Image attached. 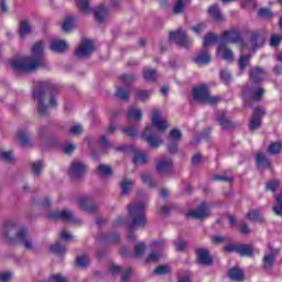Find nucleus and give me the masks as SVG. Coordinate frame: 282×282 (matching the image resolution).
I'll return each instance as SVG.
<instances>
[{
    "label": "nucleus",
    "mask_w": 282,
    "mask_h": 282,
    "mask_svg": "<svg viewBox=\"0 0 282 282\" xmlns=\"http://www.w3.org/2000/svg\"><path fill=\"white\" fill-rule=\"evenodd\" d=\"M58 88L50 82H39L33 88V96L37 102V115L40 118H50V109L56 107Z\"/></svg>",
    "instance_id": "f257e3e1"
},
{
    "label": "nucleus",
    "mask_w": 282,
    "mask_h": 282,
    "mask_svg": "<svg viewBox=\"0 0 282 282\" xmlns=\"http://www.w3.org/2000/svg\"><path fill=\"white\" fill-rule=\"evenodd\" d=\"M43 50H45V44L43 42H37L32 47V56H24L14 58L11 61V67L15 72H24L25 74H32L36 72L39 67H43Z\"/></svg>",
    "instance_id": "f03ea898"
},
{
    "label": "nucleus",
    "mask_w": 282,
    "mask_h": 282,
    "mask_svg": "<svg viewBox=\"0 0 282 282\" xmlns=\"http://www.w3.org/2000/svg\"><path fill=\"white\" fill-rule=\"evenodd\" d=\"M223 36L226 43H234L235 45H238L241 52H245L246 50H249L250 52H257L259 47H263V43L265 42L263 35L257 31L251 33L249 43L243 41V37H241V31L239 30L225 31Z\"/></svg>",
    "instance_id": "7ed1b4c3"
},
{
    "label": "nucleus",
    "mask_w": 282,
    "mask_h": 282,
    "mask_svg": "<svg viewBox=\"0 0 282 282\" xmlns=\"http://www.w3.org/2000/svg\"><path fill=\"white\" fill-rule=\"evenodd\" d=\"M144 203H131L128 206V217H119L113 226H128V228H144L147 226V216L144 215Z\"/></svg>",
    "instance_id": "20e7f679"
},
{
    "label": "nucleus",
    "mask_w": 282,
    "mask_h": 282,
    "mask_svg": "<svg viewBox=\"0 0 282 282\" xmlns=\"http://www.w3.org/2000/svg\"><path fill=\"white\" fill-rule=\"evenodd\" d=\"M4 237L10 243H20L24 250H34V241L28 229L19 224H10L6 227Z\"/></svg>",
    "instance_id": "39448f33"
},
{
    "label": "nucleus",
    "mask_w": 282,
    "mask_h": 282,
    "mask_svg": "<svg viewBox=\"0 0 282 282\" xmlns=\"http://www.w3.org/2000/svg\"><path fill=\"white\" fill-rule=\"evenodd\" d=\"M193 94L194 100H198V102H204L205 105H217V102L221 100V98L217 96H212L206 85L195 87Z\"/></svg>",
    "instance_id": "423d86ee"
},
{
    "label": "nucleus",
    "mask_w": 282,
    "mask_h": 282,
    "mask_svg": "<svg viewBox=\"0 0 282 282\" xmlns=\"http://www.w3.org/2000/svg\"><path fill=\"white\" fill-rule=\"evenodd\" d=\"M50 221H68L69 224H80V219L70 209L52 210L47 214Z\"/></svg>",
    "instance_id": "0eeeda50"
},
{
    "label": "nucleus",
    "mask_w": 282,
    "mask_h": 282,
    "mask_svg": "<svg viewBox=\"0 0 282 282\" xmlns=\"http://www.w3.org/2000/svg\"><path fill=\"white\" fill-rule=\"evenodd\" d=\"M153 131H154L153 126L145 127V130L141 135V138L142 140H144V142H148L151 149H159V147H162L163 141L160 135L153 134Z\"/></svg>",
    "instance_id": "6e6552de"
},
{
    "label": "nucleus",
    "mask_w": 282,
    "mask_h": 282,
    "mask_svg": "<svg viewBox=\"0 0 282 282\" xmlns=\"http://www.w3.org/2000/svg\"><path fill=\"white\" fill-rule=\"evenodd\" d=\"M155 171L159 175H169L173 171V160L166 155L155 159Z\"/></svg>",
    "instance_id": "1a4fd4ad"
},
{
    "label": "nucleus",
    "mask_w": 282,
    "mask_h": 282,
    "mask_svg": "<svg viewBox=\"0 0 282 282\" xmlns=\"http://www.w3.org/2000/svg\"><path fill=\"white\" fill-rule=\"evenodd\" d=\"M94 42L91 40H83L75 50L77 58H89L95 51Z\"/></svg>",
    "instance_id": "9d476101"
},
{
    "label": "nucleus",
    "mask_w": 282,
    "mask_h": 282,
    "mask_svg": "<svg viewBox=\"0 0 282 282\" xmlns=\"http://www.w3.org/2000/svg\"><path fill=\"white\" fill-rule=\"evenodd\" d=\"M87 173V164L85 162L75 160L72 162L69 169H68V175L73 180H80L83 175Z\"/></svg>",
    "instance_id": "9b49d317"
},
{
    "label": "nucleus",
    "mask_w": 282,
    "mask_h": 282,
    "mask_svg": "<svg viewBox=\"0 0 282 282\" xmlns=\"http://www.w3.org/2000/svg\"><path fill=\"white\" fill-rule=\"evenodd\" d=\"M170 41L175 42L176 45H180L181 47H191V45H193V42L186 36V32L182 29L170 32Z\"/></svg>",
    "instance_id": "f8f14e48"
},
{
    "label": "nucleus",
    "mask_w": 282,
    "mask_h": 282,
    "mask_svg": "<svg viewBox=\"0 0 282 282\" xmlns=\"http://www.w3.org/2000/svg\"><path fill=\"white\" fill-rule=\"evenodd\" d=\"M151 113L152 126L155 127L158 131H166V129L171 127L169 121L162 119V110L153 109Z\"/></svg>",
    "instance_id": "ddd939ff"
},
{
    "label": "nucleus",
    "mask_w": 282,
    "mask_h": 282,
    "mask_svg": "<svg viewBox=\"0 0 282 282\" xmlns=\"http://www.w3.org/2000/svg\"><path fill=\"white\" fill-rule=\"evenodd\" d=\"M208 215H210V206L208 203H202L196 209L187 213V217H192V219H206Z\"/></svg>",
    "instance_id": "4468645a"
},
{
    "label": "nucleus",
    "mask_w": 282,
    "mask_h": 282,
    "mask_svg": "<svg viewBox=\"0 0 282 282\" xmlns=\"http://www.w3.org/2000/svg\"><path fill=\"white\" fill-rule=\"evenodd\" d=\"M265 116V110L263 108H254L253 115L251 117L249 129L251 131H257L261 127V118Z\"/></svg>",
    "instance_id": "2eb2a0df"
},
{
    "label": "nucleus",
    "mask_w": 282,
    "mask_h": 282,
    "mask_svg": "<svg viewBox=\"0 0 282 282\" xmlns=\"http://www.w3.org/2000/svg\"><path fill=\"white\" fill-rule=\"evenodd\" d=\"M30 130L21 128L15 133V140H19L21 147H23L24 149H30V147H32L33 144L30 140Z\"/></svg>",
    "instance_id": "dca6fc26"
},
{
    "label": "nucleus",
    "mask_w": 282,
    "mask_h": 282,
    "mask_svg": "<svg viewBox=\"0 0 282 282\" xmlns=\"http://www.w3.org/2000/svg\"><path fill=\"white\" fill-rule=\"evenodd\" d=\"M216 121L221 127L224 131H228L230 129H235V123L229 120V118L226 116V111L219 110L216 113Z\"/></svg>",
    "instance_id": "f3484780"
},
{
    "label": "nucleus",
    "mask_w": 282,
    "mask_h": 282,
    "mask_svg": "<svg viewBox=\"0 0 282 282\" xmlns=\"http://www.w3.org/2000/svg\"><path fill=\"white\" fill-rule=\"evenodd\" d=\"M77 205L82 210H85L89 215H94L98 210V206L89 203V198L80 197L77 199Z\"/></svg>",
    "instance_id": "a211bd4d"
},
{
    "label": "nucleus",
    "mask_w": 282,
    "mask_h": 282,
    "mask_svg": "<svg viewBox=\"0 0 282 282\" xmlns=\"http://www.w3.org/2000/svg\"><path fill=\"white\" fill-rule=\"evenodd\" d=\"M245 94L250 100L259 102L260 100H263V94H265V90L262 87H256L245 90Z\"/></svg>",
    "instance_id": "6ab92c4d"
},
{
    "label": "nucleus",
    "mask_w": 282,
    "mask_h": 282,
    "mask_svg": "<svg viewBox=\"0 0 282 282\" xmlns=\"http://www.w3.org/2000/svg\"><path fill=\"white\" fill-rule=\"evenodd\" d=\"M51 50L56 54H63L69 50V45L64 40H53L51 42Z\"/></svg>",
    "instance_id": "aec40b11"
},
{
    "label": "nucleus",
    "mask_w": 282,
    "mask_h": 282,
    "mask_svg": "<svg viewBox=\"0 0 282 282\" xmlns=\"http://www.w3.org/2000/svg\"><path fill=\"white\" fill-rule=\"evenodd\" d=\"M95 19L98 23H105L109 19V9L105 4H100L95 10Z\"/></svg>",
    "instance_id": "412c9836"
},
{
    "label": "nucleus",
    "mask_w": 282,
    "mask_h": 282,
    "mask_svg": "<svg viewBox=\"0 0 282 282\" xmlns=\"http://www.w3.org/2000/svg\"><path fill=\"white\" fill-rule=\"evenodd\" d=\"M198 263L202 265H212L213 258H210V252L207 249H198L196 250Z\"/></svg>",
    "instance_id": "4be33fe9"
},
{
    "label": "nucleus",
    "mask_w": 282,
    "mask_h": 282,
    "mask_svg": "<svg viewBox=\"0 0 282 282\" xmlns=\"http://www.w3.org/2000/svg\"><path fill=\"white\" fill-rule=\"evenodd\" d=\"M218 54H221L224 61H227L228 63H232L235 61V54L232 53V50L228 48L224 44H219Z\"/></svg>",
    "instance_id": "5701e85b"
},
{
    "label": "nucleus",
    "mask_w": 282,
    "mask_h": 282,
    "mask_svg": "<svg viewBox=\"0 0 282 282\" xmlns=\"http://www.w3.org/2000/svg\"><path fill=\"white\" fill-rule=\"evenodd\" d=\"M265 68L257 66L250 70V78L253 80V83H261V80H263L265 77Z\"/></svg>",
    "instance_id": "b1692460"
},
{
    "label": "nucleus",
    "mask_w": 282,
    "mask_h": 282,
    "mask_svg": "<svg viewBox=\"0 0 282 282\" xmlns=\"http://www.w3.org/2000/svg\"><path fill=\"white\" fill-rule=\"evenodd\" d=\"M77 8L79 12L83 14H91L94 9H91V1L90 0H76Z\"/></svg>",
    "instance_id": "393cba45"
},
{
    "label": "nucleus",
    "mask_w": 282,
    "mask_h": 282,
    "mask_svg": "<svg viewBox=\"0 0 282 282\" xmlns=\"http://www.w3.org/2000/svg\"><path fill=\"white\" fill-rule=\"evenodd\" d=\"M141 182L149 186V188H155L158 183L153 180V173L151 172H143L140 174Z\"/></svg>",
    "instance_id": "a878e982"
},
{
    "label": "nucleus",
    "mask_w": 282,
    "mask_h": 282,
    "mask_svg": "<svg viewBox=\"0 0 282 282\" xmlns=\"http://www.w3.org/2000/svg\"><path fill=\"white\" fill-rule=\"evenodd\" d=\"M128 120H133L134 122H140L142 120V109L130 107L127 112Z\"/></svg>",
    "instance_id": "bb28decb"
},
{
    "label": "nucleus",
    "mask_w": 282,
    "mask_h": 282,
    "mask_svg": "<svg viewBox=\"0 0 282 282\" xmlns=\"http://www.w3.org/2000/svg\"><path fill=\"white\" fill-rule=\"evenodd\" d=\"M209 17L214 19V21H217L218 23H221V21H226V18H224V14H221V11L219 10V7L217 4H214L208 10Z\"/></svg>",
    "instance_id": "cd10ccee"
},
{
    "label": "nucleus",
    "mask_w": 282,
    "mask_h": 282,
    "mask_svg": "<svg viewBox=\"0 0 282 282\" xmlns=\"http://www.w3.org/2000/svg\"><path fill=\"white\" fill-rule=\"evenodd\" d=\"M210 61H212L210 54L206 50H204L196 57H194V63H196V65H208Z\"/></svg>",
    "instance_id": "c85d7f7f"
},
{
    "label": "nucleus",
    "mask_w": 282,
    "mask_h": 282,
    "mask_svg": "<svg viewBox=\"0 0 282 282\" xmlns=\"http://www.w3.org/2000/svg\"><path fill=\"white\" fill-rule=\"evenodd\" d=\"M228 275H229V279H231V281H236V282L246 281L243 271L239 268L230 269Z\"/></svg>",
    "instance_id": "c756f323"
},
{
    "label": "nucleus",
    "mask_w": 282,
    "mask_h": 282,
    "mask_svg": "<svg viewBox=\"0 0 282 282\" xmlns=\"http://www.w3.org/2000/svg\"><path fill=\"white\" fill-rule=\"evenodd\" d=\"M133 163L137 166L149 164V156L144 152H135L133 155Z\"/></svg>",
    "instance_id": "7c9ffc66"
},
{
    "label": "nucleus",
    "mask_w": 282,
    "mask_h": 282,
    "mask_svg": "<svg viewBox=\"0 0 282 282\" xmlns=\"http://www.w3.org/2000/svg\"><path fill=\"white\" fill-rule=\"evenodd\" d=\"M45 166V163L43 161H35L31 163V173L34 177H40L43 173V169Z\"/></svg>",
    "instance_id": "2f4dec72"
},
{
    "label": "nucleus",
    "mask_w": 282,
    "mask_h": 282,
    "mask_svg": "<svg viewBox=\"0 0 282 282\" xmlns=\"http://www.w3.org/2000/svg\"><path fill=\"white\" fill-rule=\"evenodd\" d=\"M217 41H219V37L217 36V34H214V33L206 34L203 41L204 50H206V47H210V45H215Z\"/></svg>",
    "instance_id": "473e14b6"
},
{
    "label": "nucleus",
    "mask_w": 282,
    "mask_h": 282,
    "mask_svg": "<svg viewBox=\"0 0 282 282\" xmlns=\"http://www.w3.org/2000/svg\"><path fill=\"white\" fill-rule=\"evenodd\" d=\"M247 219H250V221H256L258 224H263L265 219L263 218V215L259 213L258 210H251L246 215Z\"/></svg>",
    "instance_id": "72a5a7b5"
},
{
    "label": "nucleus",
    "mask_w": 282,
    "mask_h": 282,
    "mask_svg": "<svg viewBox=\"0 0 282 282\" xmlns=\"http://www.w3.org/2000/svg\"><path fill=\"white\" fill-rule=\"evenodd\" d=\"M188 3H191V0H176L174 2L173 12L175 14H182V12H184V8H186Z\"/></svg>",
    "instance_id": "f704fd0d"
},
{
    "label": "nucleus",
    "mask_w": 282,
    "mask_h": 282,
    "mask_svg": "<svg viewBox=\"0 0 282 282\" xmlns=\"http://www.w3.org/2000/svg\"><path fill=\"white\" fill-rule=\"evenodd\" d=\"M135 186V182L131 178H123L121 181V191L123 195H129V191Z\"/></svg>",
    "instance_id": "c9c22d12"
},
{
    "label": "nucleus",
    "mask_w": 282,
    "mask_h": 282,
    "mask_svg": "<svg viewBox=\"0 0 282 282\" xmlns=\"http://www.w3.org/2000/svg\"><path fill=\"white\" fill-rule=\"evenodd\" d=\"M253 252L254 249H252L250 245H240L238 248V254H240V257H252Z\"/></svg>",
    "instance_id": "e433bc0d"
},
{
    "label": "nucleus",
    "mask_w": 282,
    "mask_h": 282,
    "mask_svg": "<svg viewBox=\"0 0 282 282\" xmlns=\"http://www.w3.org/2000/svg\"><path fill=\"white\" fill-rule=\"evenodd\" d=\"M143 78L145 80H150V83H153V80H158V70L153 68L143 69Z\"/></svg>",
    "instance_id": "4c0bfd02"
},
{
    "label": "nucleus",
    "mask_w": 282,
    "mask_h": 282,
    "mask_svg": "<svg viewBox=\"0 0 282 282\" xmlns=\"http://www.w3.org/2000/svg\"><path fill=\"white\" fill-rule=\"evenodd\" d=\"M32 32V25H30V22L28 21H22L20 23V36L23 39L28 36Z\"/></svg>",
    "instance_id": "58836bf2"
},
{
    "label": "nucleus",
    "mask_w": 282,
    "mask_h": 282,
    "mask_svg": "<svg viewBox=\"0 0 282 282\" xmlns=\"http://www.w3.org/2000/svg\"><path fill=\"white\" fill-rule=\"evenodd\" d=\"M115 96L119 100H129V97L131 96V91H129L122 87H117V91H116Z\"/></svg>",
    "instance_id": "ea45409f"
},
{
    "label": "nucleus",
    "mask_w": 282,
    "mask_h": 282,
    "mask_svg": "<svg viewBox=\"0 0 282 282\" xmlns=\"http://www.w3.org/2000/svg\"><path fill=\"white\" fill-rule=\"evenodd\" d=\"M252 58L251 55H241L238 61V67L240 72H243L248 65H250V59Z\"/></svg>",
    "instance_id": "a19ab883"
},
{
    "label": "nucleus",
    "mask_w": 282,
    "mask_h": 282,
    "mask_svg": "<svg viewBox=\"0 0 282 282\" xmlns=\"http://www.w3.org/2000/svg\"><path fill=\"white\" fill-rule=\"evenodd\" d=\"M0 160L7 164H12L14 162V155L10 151L0 150Z\"/></svg>",
    "instance_id": "79ce46f5"
},
{
    "label": "nucleus",
    "mask_w": 282,
    "mask_h": 282,
    "mask_svg": "<svg viewBox=\"0 0 282 282\" xmlns=\"http://www.w3.org/2000/svg\"><path fill=\"white\" fill-rule=\"evenodd\" d=\"M262 265L264 270H270L274 265V253L265 254L263 258Z\"/></svg>",
    "instance_id": "37998d69"
},
{
    "label": "nucleus",
    "mask_w": 282,
    "mask_h": 282,
    "mask_svg": "<svg viewBox=\"0 0 282 282\" xmlns=\"http://www.w3.org/2000/svg\"><path fill=\"white\" fill-rule=\"evenodd\" d=\"M256 164L258 166L267 167L270 165V160H268V158H265V154L259 152L256 156Z\"/></svg>",
    "instance_id": "c03bdc74"
},
{
    "label": "nucleus",
    "mask_w": 282,
    "mask_h": 282,
    "mask_svg": "<svg viewBox=\"0 0 282 282\" xmlns=\"http://www.w3.org/2000/svg\"><path fill=\"white\" fill-rule=\"evenodd\" d=\"M90 263H91V260L88 258V256H79L76 259V265L78 268H89Z\"/></svg>",
    "instance_id": "a18cd8bd"
},
{
    "label": "nucleus",
    "mask_w": 282,
    "mask_h": 282,
    "mask_svg": "<svg viewBox=\"0 0 282 282\" xmlns=\"http://www.w3.org/2000/svg\"><path fill=\"white\" fill-rule=\"evenodd\" d=\"M74 21H76L75 17L66 18V20L64 21V23L62 25V30L64 32H72V30L74 29Z\"/></svg>",
    "instance_id": "49530a36"
},
{
    "label": "nucleus",
    "mask_w": 282,
    "mask_h": 282,
    "mask_svg": "<svg viewBox=\"0 0 282 282\" xmlns=\"http://www.w3.org/2000/svg\"><path fill=\"white\" fill-rule=\"evenodd\" d=\"M137 100H140L141 102H147L151 98V91L149 90H137L135 93Z\"/></svg>",
    "instance_id": "de8ad7c7"
},
{
    "label": "nucleus",
    "mask_w": 282,
    "mask_h": 282,
    "mask_svg": "<svg viewBox=\"0 0 282 282\" xmlns=\"http://www.w3.org/2000/svg\"><path fill=\"white\" fill-rule=\"evenodd\" d=\"M51 251H53L54 254H64L67 252V249L61 242H56L51 246Z\"/></svg>",
    "instance_id": "09e8293b"
},
{
    "label": "nucleus",
    "mask_w": 282,
    "mask_h": 282,
    "mask_svg": "<svg viewBox=\"0 0 282 282\" xmlns=\"http://www.w3.org/2000/svg\"><path fill=\"white\" fill-rule=\"evenodd\" d=\"M154 274H158L159 276H162L164 274H171V267L169 264L159 265L154 270Z\"/></svg>",
    "instance_id": "8fccbe9b"
},
{
    "label": "nucleus",
    "mask_w": 282,
    "mask_h": 282,
    "mask_svg": "<svg viewBox=\"0 0 282 282\" xmlns=\"http://www.w3.org/2000/svg\"><path fill=\"white\" fill-rule=\"evenodd\" d=\"M122 132L126 135H129V138H135L138 135V127L137 126H130L122 129Z\"/></svg>",
    "instance_id": "3c124183"
},
{
    "label": "nucleus",
    "mask_w": 282,
    "mask_h": 282,
    "mask_svg": "<svg viewBox=\"0 0 282 282\" xmlns=\"http://www.w3.org/2000/svg\"><path fill=\"white\" fill-rule=\"evenodd\" d=\"M281 143L279 142H274V143H271L268 148V152L271 154V155H276L279 153H281Z\"/></svg>",
    "instance_id": "603ef678"
},
{
    "label": "nucleus",
    "mask_w": 282,
    "mask_h": 282,
    "mask_svg": "<svg viewBox=\"0 0 282 282\" xmlns=\"http://www.w3.org/2000/svg\"><path fill=\"white\" fill-rule=\"evenodd\" d=\"M97 171L102 175L104 177H109L111 175L112 171L109 165H98Z\"/></svg>",
    "instance_id": "864d4df0"
},
{
    "label": "nucleus",
    "mask_w": 282,
    "mask_h": 282,
    "mask_svg": "<svg viewBox=\"0 0 282 282\" xmlns=\"http://www.w3.org/2000/svg\"><path fill=\"white\" fill-rule=\"evenodd\" d=\"M147 250V246H144V242H139L134 246V254L135 257H142Z\"/></svg>",
    "instance_id": "5fc2aeb1"
},
{
    "label": "nucleus",
    "mask_w": 282,
    "mask_h": 282,
    "mask_svg": "<svg viewBox=\"0 0 282 282\" xmlns=\"http://www.w3.org/2000/svg\"><path fill=\"white\" fill-rule=\"evenodd\" d=\"M120 80L121 83H123V85H131V83H135V75L133 74L121 75Z\"/></svg>",
    "instance_id": "6e6d98bb"
},
{
    "label": "nucleus",
    "mask_w": 282,
    "mask_h": 282,
    "mask_svg": "<svg viewBox=\"0 0 282 282\" xmlns=\"http://www.w3.org/2000/svg\"><path fill=\"white\" fill-rule=\"evenodd\" d=\"M220 78L223 83H225V85H230V83L232 82V76L228 70H220Z\"/></svg>",
    "instance_id": "4d7b16f0"
},
{
    "label": "nucleus",
    "mask_w": 282,
    "mask_h": 282,
    "mask_svg": "<svg viewBox=\"0 0 282 282\" xmlns=\"http://www.w3.org/2000/svg\"><path fill=\"white\" fill-rule=\"evenodd\" d=\"M12 276H13L12 271H1L0 272V281L1 282L12 281Z\"/></svg>",
    "instance_id": "13d9d810"
},
{
    "label": "nucleus",
    "mask_w": 282,
    "mask_h": 282,
    "mask_svg": "<svg viewBox=\"0 0 282 282\" xmlns=\"http://www.w3.org/2000/svg\"><path fill=\"white\" fill-rule=\"evenodd\" d=\"M160 259H162V253H160V251H156V252H151V253L148 256L147 261H148V262L155 263V261H160Z\"/></svg>",
    "instance_id": "bf43d9fd"
},
{
    "label": "nucleus",
    "mask_w": 282,
    "mask_h": 282,
    "mask_svg": "<svg viewBox=\"0 0 282 282\" xmlns=\"http://www.w3.org/2000/svg\"><path fill=\"white\" fill-rule=\"evenodd\" d=\"M170 140H174L175 142L182 140V131H180L177 129L171 130Z\"/></svg>",
    "instance_id": "052dcab7"
},
{
    "label": "nucleus",
    "mask_w": 282,
    "mask_h": 282,
    "mask_svg": "<svg viewBox=\"0 0 282 282\" xmlns=\"http://www.w3.org/2000/svg\"><path fill=\"white\" fill-rule=\"evenodd\" d=\"M69 133H72V135H80V133H83V126L80 124L72 126L69 128Z\"/></svg>",
    "instance_id": "680f3d73"
},
{
    "label": "nucleus",
    "mask_w": 282,
    "mask_h": 282,
    "mask_svg": "<svg viewBox=\"0 0 282 282\" xmlns=\"http://www.w3.org/2000/svg\"><path fill=\"white\" fill-rule=\"evenodd\" d=\"M239 246L240 245H235V243L227 245L224 247V251L225 252H237L239 254Z\"/></svg>",
    "instance_id": "e2e57ef3"
},
{
    "label": "nucleus",
    "mask_w": 282,
    "mask_h": 282,
    "mask_svg": "<svg viewBox=\"0 0 282 282\" xmlns=\"http://www.w3.org/2000/svg\"><path fill=\"white\" fill-rule=\"evenodd\" d=\"M193 274L188 271H186L183 275H180L178 282H194Z\"/></svg>",
    "instance_id": "0e129e2a"
},
{
    "label": "nucleus",
    "mask_w": 282,
    "mask_h": 282,
    "mask_svg": "<svg viewBox=\"0 0 282 282\" xmlns=\"http://www.w3.org/2000/svg\"><path fill=\"white\" fill-rule=\"evenodd\" d=\"M64 153H66L67 155L74 153V151H76V144L74 143H67L66 145H64Z\"/></svg>",
    "instance_id": "69168bd1"
},
{
    "label": "nucleus",
    "mask_w": 282,
    "mask_h": 282,
    "mask_svg": "<svg viewBox=\"0 0 282 282\" xmlns=\"http://www.w3.org/2000/svg\"><path fill=\"white\" fill-rule=\"evenodd\" d=\"M100 145L102 149H111V143L109 142V139H107L106 135L100 137Z\"/></svg>",
    "instance_id": "338daca9"
},
{
    "label": "nucleus",
    "mask_w": 282,
    "mask_h": 282,
    "mask_svg": "<svg viewBox=\"0 0 282 282\" xmlns=\"http://www.w3.org/2000/svg\"><path fill=\"white\" fill-rule=\"evenodd\" d=\"M52 281L53 282H69V280H67L65 278V275L61 274V273H57V274H54L52 275Z\"/></svg>",
    "instance_id": "774afa93"
}]
</instances>
